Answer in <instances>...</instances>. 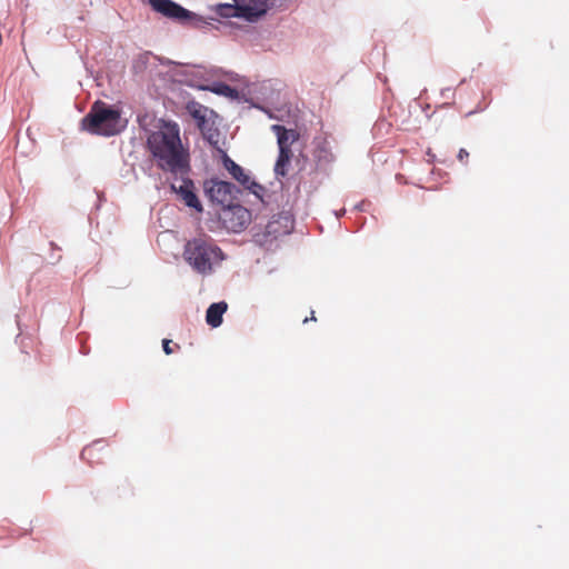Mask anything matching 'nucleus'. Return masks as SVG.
Instances as JSON below:
<instances>
[{
  "label": "nucleus",
  "instance_id": "f257e3e1",
  "mask_svg": "<svg viewBox=\"0 0 569 569\" xmlns=\"http://www.w3.org/2000/svg\"><path fill=\"white\" fill-rule=\"evenodd\" d=\"M146 143L160 170L174 176L191 171L190 153L182 146L177 122H164V130L149 133Z\"/></svg>",
  "mask_w": 569,
  "mask_h": 569
},
{
  "label": "nucleus",
  "instance_id": "f03ea898",
  "mask_svg": "<svg viewBox=\"0 0 569 569\" xmlns=\"http://www.w3.org/2000/svg\"><path fill=\"white\" fill-rule=\"evenodd\" d=\"M127 123L118 107L97 100L81 119V129L91 134L112 137L122 132Z\"/></svg>",
  "mask_w": 569,
  "mask_h": 569
},
{
  "label": "nucleus",
  "instance_id": "7ed1b4c3",
  "mask_svg": "<svg viewBox=\"0 0 569 569\" xmlns=\"http://www.w3.org/2000/svg\"><path fill=\"white\" fill-rule=\"evenodd\" d=\"M183 258L197 273L206 276L212 272L213 261L224 259V253L213 242L192 238L184 244Z\"/></svg>",
  "mask_w": 569,
  "mask_h": 569
},
{
  "label": "nucleus",
  "instance_id": "20e7f679",
  "mask_svg": "<svg viewBox=\"0 0 569 569\" xmlns=\"http://www.w3.org/2000/svg\"><path fill=\"white\" fill-rule=\"evenodd\" d=\"M295 228V218L290 211H281L272 216L264 227L254 224L251 228L252 241L270 250L278 238L290 234Z\"/></svg>",
  "mask_w": 569,
  "mask_h": 569
},
{
  "label": "nucleus",
  "instance_id": "39448f33",
  "mask_svg": "<svg viewBox=\"0 0 569 569\" xmlns=\"http://www.w3.org/2000/svg\"><path fill=\"white\" fill-rule=\"evenodd\" d=\"M149 6L154 12L184 27L204 29L211 24V21H216L213 17L206 18L173 0H150Z\"/></svg>",
  "mask_w": 569,
  "mask_h": 569
},
{
  "label": "nucleus",
  "instance_id": "423d86ee",
  "mask_svg": "<svg viewBox=\"0 0 569 569\" xmlns=\"http://www.w3.org/2000/svg\"><path fill=\"white\" fill-rule=\"evenodd\" d=\"M220 160L222 167L228 171L232 179H234L244 190L249 191L261 202H264L263 196L266 193V188L261 183L252 179L250 173L233 161L227 151H221Z\"/></svg>",
  "mask_w": 569,
  "mask_h": 569
},
{
  "label": "nucleus",
  "instance_id": "0eeeda50",
  "mask_svg": "<svg viewBox=\"0 0 569 569\" xmlns=\"http://www.w3.org/2000/svg\"><path fill=\"white\" fill-rule=\"evenodd\" d=\"M221 226L229 232L243 231L251 221V211L242 204H228L217 212Z\"/></svg>",
  "mask_w": 569,
  "mask_h": 569
},
{
  "label": "nucleus",
  "instance_id": "6e6552de",
  "mask_svg": "<svg viewBox=\"0 0 569 569\" xmlns=\"http://www.w3.org/2000/svg\"><path fill=\"white\" fill-rule=\"evenodd\" d=\"M170 190L181 198L186 207L194 210L197 213L203 212V206L196 192L194 182L188 174H181V184L177 187L174 183H171Z\"/></svg>",
  "mask_w": 569,
  "mask_h": 569
},
{
  "label": "nucleus",
  "instance_id": "1a4fd4ad",
  "mask_svg": "<svg viewBox=\"0 0 569 569\" xmlns=\"http://www.w3.org/2000/svg\"><path fill=\"white\" fill-rule=\"evenodd\" d=\"M176 76L178 82L201 91H208L211 83V74L202 67L183 68L177 71Z\"/></svg>",
  "mask_w": 569,
  "mask_h": 569
},
{
  "label": "nucleus",
  "instance_id": "9d476101",
  "mask_svg": "<svg viewBox=\"0 0 569 569\" xmlns=\"http://www.w3.org/2000/svg\"><path fill=\"white\" fill-rule=\"evenodd\" d=\"M227 180L211 177L203 181V194L212 206L224 208L228 206V190H223Z\"/></svg>",
  "mask_w": 569,
  "mask_h": 569
},
{
  "label": "nucleus",
  "instance_id": "9b49d317",
  "mask_svg": "<svg viewBox=\"0 0 569 569\" xmlns=\"http://www.w3.org/2000/svg\"><path fill=\"white\" fill-rule=\"evenodd\" d=\"M187 111L193 118L199 130H203L208 126V113L217 116V113L208 107L192 100L187 103Z\"/></svg>",
  "mask_w": 569,
  "mask_h": 569
},
{
  "label": "nucleus",
  "instance_id": "f8f14e48",
  "mask_svg": "<svg viewBox=\"0 0 569 569\" xmlns=\"http://www.w3.org/2000/svg\"><path fill=\"white\" fill-rule=\"evenodd\" d=\"M271 131L277 137L279 150H291V144L298 139L299 134L293 129H288L282 124H272Z\"/></svg>",
  "mask_w": 569,
  "mask_h": 569
},
{
  "label": "nucleus",
  "instance_id": "ddd939ff",
  "mask_svg": "<svg viewBox=\"0 0 569 569\" xmlns=\"http://www.w3.org/2000/svg\"><path fill=\"white\" fill-rule=\"evenodd\" d=\"M208 91L217 96L229 98L234 101H248V99L244 98V94L241 93L237 88L223 81H211Z\"/></svg>",
  "mask_w": 569,
  "mask_h": 569
},
{
  "label": "nucleus",
  "instance_id": "4468645a",
  "mask_svg": "<svg viewBox=\"0 0 569 569\" xmlns=\"http://www.w3.org/2000/svg\"><path fill=\"white\" fill-rule=\"evenodd\" d=\"M228 310V303L224 300L211 303L206 311V322L211 328H218L223 322V315Z\"/></svg>",
  "mask_w": 569,
  "mask_h": 569
},
{
  "label": "nucleus",
  "instance_id": "2eb2a0df",
  "mask_svg": "<svg viewBox=\"0 0 569 569\" xmlns=\"http://www.w3.org/2000/svg\"><path fill=\"white\" fill-rule=\"evenodd\" d=\"M315 161L319 170H327V167L333 161L335 156L328 147L327 141L317 144L313 151Z\"/></svg>",
  "mask_w": 569,
  "mask_h": 569
},
{
  "label": "nucleus",
  "instance_id": "dca6fc26",
  "mask_svg": "<svg viewBox=\"0 0 569 569\" xmlns=\"http://www.w3.org/2000/svg\"><path fill=\"white\" fill-rule=\"evenodd\" d=\"M292 158V151L291 150H279L278 158L274 163V174L276 177H286L289 171V166Z\"/></svg>",
  "mask_w": 569,
  "mask_h": 569
},
{
  "label": "nucleus",
  "instance_id": "f3484780",
  "mask_svg": "<svg viewBox=\"0 0 569 569\" xmlns=\"http://www.w3.org/2000/svg\"><path fill=\"white\" fill-rule=\"evenodd\" d=\"M202 133V137L206 142H208L209 146H211L214 150H217L220 154L221 151H224L219 147V136L220 132L217 128L213 127V124L206 126L203 130H200Z\"/></svg>",
  "mask_w": 569,
  "mask_h": 569
},
{
  "label": "nucleus",
  "instance_id": "a211bd4d",
  "mask_svg": "<svg viewBox=\"0 0 569 569\" xmlns=\"http://www.w3.org/2000/svg\"><path fill=\"white\" fill-rule=\"evenodd\" d=\"M213 10L220 18H239L238 3L234 1L233 3H218L214 6Z\"/></svg>",
  "mask_w": 569,
  "mask_h": 569
},
{
  "label": "nucleus",
  "instance_id": "6ab92c4d",
  "mask_svg": "<svg viewBox=\"0 0 569 569\" xmlns=\"http://www.w3.org/2000/svg\"><path fill=\"white\" fill-rule=\"evenodd\" d=\"M223 188L228 190V204H242L241 197L243 196V191L239 187L231 181H227Z\"/></svg>",
  "mask_w": 569,
  "mask_h": 569
},
{
  "label": "nucleus",
  "instance_id": "aec40b11",
  "mask_svg": "<svg viewBox=\"0 0 569 569\" xmlns=\"http://www.w3.org/2000/svg\"><path fill=\"white\" fill-rule=\"evenodd\" d=\"M223 188L228 190V204H242L241 197L243 196V191L239 187L231 181H227Z\"/></svg>",
  "mask_w": 569,
  "mask_h": 569
},
{
  "label": "nucleus",
  "instance_id": "412c9836",
  "mask_svg": "<svg viewBox=\"0 0 569 569\" xmlns=\"http://www.w3.org/2000/svg\"><path fill=\"white\" fill-rule=\"evenodd\" d=\"M148 61H149V56L147 53L140 54L132 62V71L136 74L142 73L147 68Z\"/></svg>",
  "mask_w": 569,
  "mask_h": 569
},
{
  "label": "nucleus",
  "instance_id": "4be33fe9",
  "mask_svg": "<svg viewBox=\"0 0 569 569\" xmlns=\"http://www.w3.org/2000/svg\"><path fill=\"white\" fill-rule=\"evenodd\" d=\"M101 443H102V440H96V441L92 442V445L84 447L82 449V451H81V459H83V460L89 459V457L91 456L93 447L99 446Z\"/></svg>",
  "mask_w": 569,
  "mask_h": 569
},
{
  "label": "nucleus",
  "instance_id": "5701e85b",
  "mask_svg": "<svg viewBox=\"0 0 569 569\" xmlns=\"http://www.w3.org/2000/svg\"><path fill=\"white\" fill-rule=\"evenodd\" d=\"M468 157H469V152L465 148L459 149L458 154H457V158L459 161L462 162V161L467 160Z\"/></svg>",
  "mask_w": 569,
  "mask_h": 569
},
{
  "label": "nucleus",
  "instance_id": "b1692460",
  "mask_svg": "<svg viewBox=\"0 0 569 569\" xmlns=\"http://www.w3.org/2000/svg\"><path fill=\"white\" fill-rule=\"evenodd\" d=\"M170 340L169 339H163L162 340V349H163V352L166 355H171L172 353V349L170 347Z\"/></svg>",
  "mask_w": 569,
  "mask_h": 569
},
{
  "label": "nucleus",
  "instance_id": "393cba45",
  "mask_svg": "<svg viewBox=\"0 0 569 569\" xmlns=\"http://www.w3.org/2000/svg\"><path fill=\"white\" fill-rule=\"evenodd\" d=\"M485 108H482L480 104H478L473 110L466 113V117H471L476 113L482 112Z\"/></svg>",
  "mask_w": 569,
  "mask_h": 569
},
{
  "label": "nucleus",
  "instance_id": "a878e982",
  "mask_svg": "<svg viewBox=\"0 0 569 569\" xmlns=\"http://www.w3.org/2000/svg\"><path fill=\"white\" fill-rule=\"evenodd\" d=\"M441 97L442 98H450V97H453V93L451 92V89L450 88H445L441 90L440 92Z\"/></svg>",
  "mask_w": 569,
  "mask_h": 569
},
{
  "label": "nucleus",
  "instance_id": "bb28decb",
  "mask_svg": "<svg viewBox=\"0 0 569 569\" xmlns=\"http://www.w3.org/2000/svg\"><path fill=\"white\" fill-rule=\"evenodd\" d=\"M353 209H355L356 211H363V210H365V202H363V201H361V202H359V203L355 204Z\"/></svg>",
  "mask_w": 569,
  "mask_h": 569
},
{
  "label": "nucleus",
  "instance_id": "cd10ccee",
  "mask_svg": "<svg viewBox=\"0 0 569 569\" xmlns=\"http://www.w3.org/2000/svg\"><path fill=\"white\" fill-rule=\"evenodd\" d=\"M427 156H428V161L429 162H435L436 156L431 152L430 149L427 151Z\"/></svg>",
  "mask_w": 569,
  "mask_h": 569
},
{
  "label": "nucleus",
  "instance_id": "c85d7f7f",
  "mask_svg": "<svg viewBox=\"0 0 569 569\" xmlns=\"http://www.w3.org/2000/svg\"><path fill=\"white\" fill-rule=\"evenodd\" d=\"M345 213H346L345 209L339 210V211H335V216H336L337 219H340Z\"/></svg>",
  "mask_w": 569,
  "mask_h": 569
},
{
  "label": "nucleus",
  "instance_id": "c756f323",
  "mask_svg": "<svg viewBox=\"0 0 569 569\" xmlns=\"http://www.w3.org/2000/svg\"><path fill=\"white\" fill-rule=\"evenodd\" d=\"M60 259H61V256H57L56 258L53 256H51L52 263L60 261Z\"/></svg>",
  "mask_w": 569,
  "mask_h": 569
},
{
  "label": "nucleus",
  "instance_id": "7c9ffc66",
  "mask_svg": "<svg viewBox=\"0 0 569 569\" xmlns=\"http://www.w3.org/2000/svg\"><path fill=\"white\" fill-rule=\"evenodd\" d=\"M252 106H253V108H258V109H260V110L264 111V109H263L261 106H259V104H254V103H253Z\"/></svg>",
  "mask_w": 569,
  "mask_h": 569
},
{
  "label": "nucleus",
  "instance_id": "2f4dec72",
  "mask_svg": "<svg viewBox=\"0 0 569 569\" xmlns=\"http://www.w3.org/2000/svg\"><path fill=\"white\" fill-rule=\"evenodd\" d=\"M50 246L53 248V249H58L60 250V248L58 246L54 244V242H50Z\"/></svg>",
  "mask_w": 569,
  "mask_h": 569
},
{
  "label": "nucleus",
  "instance_id": "473e14b6",
  "mask_svg": "<svg viewBox=\"0 0 569 569\" xmlns=\"http://www.w3.org/2000/svg\"><path fill=\"white\" fill-rule=\"evenodd\" d=\"M169 63H171V64H176V66H181L180 63H177V62H174V61H169Z\"/></svg>",
  "mask_w": 569,
  "mask_h": 569
},
{
  "label": "nucleus",
  "instance_id": "72a5a7b5",
  "mask_svg": "<svg viewBox=\"0 0 569 569\" xmlns=\"http://www.w3.org/2000/svg\"><path fill=\"white\" fill-rule=\"evenodd\" d=\"M310 320H316V317L313 316V311L311 312V318Z\"/></svg>",
  "mask_w": 569,
  "mask_h": 569
},
{
  "label": "nucleus",
  "instance_id": "f704fd0d",
  "mask_svg": "<svg viewBox=\"0 0 569 569\" xmlns=\"http://www.w3.org/2000/svg\"><path fill=\"white\" fill-rule=\"evenodd\" d=\"M147 1H148V3L150 2V0H147Z\"/></svg>",
  "mask_w": 569,
  "mask_h": 569
}]
</instances>
